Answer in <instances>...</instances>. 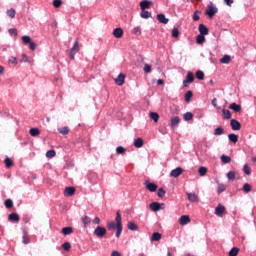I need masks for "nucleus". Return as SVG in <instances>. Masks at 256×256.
<instances>
[{
  "mask_svg": "<svg viewBox=\"0 0 256 256\" xmlns=\"http://www.w3.org/2000/svg\"><path fill=\"white\" fill-rule=\"evenodd\" d=\"M179 28H173L172 29V37L174 38V39H177V37H179Z\"/></svg>",
  "mask_w": 256,
  "mask_h": 256,
  "instance_id": "6e6d98bb",
  "label": "nucleus"
},
{
  "mask_svg": "<svg viewBox=\"0 0 256 256\" xmlns=\"http://www.w3.org/2000/svg\"><path fill=\"white\" fill-rule=\"evenodd\" d=\"M196 43H197L198 45H203V43H205V35L199 34V35L196 37Z\"/></svg>",
  "mask_w": 256,
  "mask_h": 256,
  "instance_id": "b1692460",
  "label": "nucleus"
},
{
  "mask_svg": "<svg viewBox=\"0 0 256 256\" xmlns=\"http://www.w3.org/2000/svg\"><path fill=\"white\" fill-rule=\"evenodd\" d=\"M198 173L200 175V177H205V175H207V167H200L198 169Z\"/></svg>",
  "mask_w": 256,
  "mask_h": 256,
  "instance_id": "ea45409f",
  "label": "nucleus"
},
{
  "mask_svg": "<svg viewBox=\"0 0 256 256\" xmlns=\"http://www.w3.org/2000/svg\"><path fill=\"white\" fill-rule=\"evenodd\" d=\"M165 193H166L165 189H163V188H159L157 191L158 197H161V198L165 197Z\"/></svg>",
  "mask_w": 256,
  "mask_h": 256,
  "instance_id": "e2e57ef3",
  "label": "nucleus"
},
{
  "mask_svg": "<svg viewBox=\"0 0 256 256\" xmlns=\"http://www.w3.org/2000/svg\"><path fill=\"white\" fill-rule=\"evenodd\" d=\"M22 41L25 45H28L31 42V36H27V35L22 36Z\"/></svg>",
  "mask_w": 256,
  "mask_h": 256,
  "instance_id": "5fc2aeb1",
  "label": "nucleus"
},
{
  "mask_svg": "<svg viewBox=\"0 0 256 256\" xmlns=\"http://www.w3.org/2000/svg\"><path fill=\"white\" fill-rule=\"evenodd\" d=\"M4 163H5L6 167L9 168V167H12L13 160H11L9 157H7V158H5Z\"/></svg>",
  "mask_w": 256,
  "mask_h": 256,
  "instance_id": "bf43d9fd",
  "label": "nucleus"
},
{
  "mask_svg": "<svg viewBox=\"0 0 256 256\" xmlns=\"http://www.w3.org/2000/svg\"><path fill=\"white\" fill-rule=\"evenodd\" d=\"M150 119H152L154 123H159V114L157 112H151Z\"/></svg>",
  "mask_w": 256,
  "mask_h": 256,
  "instance_id": "a878e982",
  "label": "nucleus"
},
{
  "mask_svg": "<svg viewBox=\"0 0 256 256\" xmlns=\"http://www.w3.org/2000/svg\"><path fill=\"white\" fill-rule=\"evenodd\" d=\"M223 119H231V111L227 109L222 110Z\"/></svg>",
  "mask_w": 256,
  "mask_h": 256,
  "instance_id": "4c0bfd02",
  "label": "nucleus"
},
{
  "mask_svg": "<svg viewBox=\"0 0 256 256\" xmlns=\"http://www.w3.org/2000/svg\"><path fill=\"white\" fill-rule=\"evenodd\" d=\"M243 171H244L245 175H250L251 174V167H249V164L244 165Z\"/></svg>",
  "mask_w": 256,
  "mask_h": 256,
  "instance_id": "864d4df0",
  "label": "nucleus"
},
{
  "mask_svg": "<svg viewBox=\"0 0 256 256\" xmlns=\"http://www.w3.org/2000/svg\"><path fill=\"white\" fill-rule=\"evenodd\" d=\"M144 185H145L146 189H148V191H150V193H155V191H157L158 186L155 183H151L149 181H146L144 183Z\"/></svg>",
  "mask_w": 256,
  "mask_h": 256,
  "instance_id": "423d86ee",
  "label": "nucleus"
},
{
  "mask_svg": "<svg viewBox=\"0 0 256 256\" xmlns=\"http://www.w3.org/2000/svg\"><path fill=\"white\" fill-rule=\"evenodd\" d=\"M199 13H201V11L196 10L193 14V21H199V19H201V17L199 16Z\"/></svg>",
  "mask_w": 256,
  "mask_h": 256,
  "instance_id": "680f3d73",
  "label": "nucleus"
},
{
  "mask_svg": "<svg viewBox=\"0 0 256 256\" xmlns=\"http://www.w3.org/2000/svg\"><path fill=\"white\" fill-rule=\"evenodd\" d=\"M222 163H224L225 165H227V163H231V156H227L225 154H223L221 157H220Z\"/></svg>",
  "mask_w": 256,
  "mask_h": 256,
  "instance_id": "c756f323",
  "label": "nucleus"
},
{
  "mask_svg": "<svg viewBox=\"0 0 256 256\" xmlns=\"http://www.w3.org/2000/svg\"><path fill=\"white\" fill-rule=\"evenodd\" d=\"M223 213H225V206L218 204L215 208V215H217V217H223Z\"/></svg>",
  "mask_w": 256,
  "mask_h": 256,
  "instance_id": "6e6552de",
  "label": "nucleus"
},
{
  "mask_svg": "<svg viewBox=\"0 0 256 256\" xmlns=\"http://www.w3.org/2000/svg\"><path fill=\"white\" fill-rule=\"evenodd\" d=\"M121 233H123V225H119L116 228V237H117V239H119V237H121Z\"/></svg>",
  "mask_w": 256,
  "mask_h": 256,
  "instance_id": "a18cd8bd",
  "label": "nucleus"
},
{
  "mask_svg": "<svg viewBox=\"0 0 256 256\" xmlns=\"http://www.w3.org/2000/svg\"><path fill=\"white\" fill-rule=\"evenodd\" d=\"M198 31L200 35H209V28H207V26H205L204 24H200L198 26Z\"/></svg>",
  "mask_w": 256,
  "mask_h": 256,
  "instance_id": "f8f14e48",
  "label": "nucleus"
},
{
  "mask_svg": "<svg viewBox=\"0 0 256 256\" xmlns=\"http://www.w3.org/2000/svg\"><path fill=\"white\" fill-rule=\"evenodd\" d=\"M4 205H5L6 209H11V207H13V200H11V199L5 200Z\"/></svg>",
  "mask_w": 256,
  "mask_h": 256,
  "instance_id": "8fccbe9b",
  "label": "nucleus"
},
{
  "mask_svg": "<svg viewBox=\"0 0 256 256\" xmlns=\"http://www.w3.org/2000/svg\"><path fill=\"white\" fill-rule=\"evenodd\" d=\"M230 127L232 131H239L241 130V123L238 120L232 119L230 121Z\"/></svg>",
  "mask_w": 256,
  "mask_h": 256,
  "instance_id": "39448f33",
  "label": "nucleus"
},
{
  "mask_svg": "<svg viewBox=\"0 0 256 256\" xmlns=\"http://www.w3.org/2000/svg\"><path fill=\"white\" fill-rule=\"evenodd\" d=\"M227 189V186H225V184H218L217 187V193L218 195H221V193L225 192V190Z\"/></svg>",
  "mask_w": 256,
  "mask_h": 256,
  "instance_id": "72a5a7b5",
  "label": "nucleus"
},
{
  "mask_svg": "<svg viewBox=\"0 0 256 256\" xmlns=\"http://www.w3.org/2000/svg\"><path fill=\"white\" fill-rule=\"evenodd\" d=\"M82 223H83L84 227H87V225L91 224V218H89V216H83Z\"/></svg>",
  "mask_w": 256,
  "mask_h": 256,
  "instance_id": "c9c22d12",
  "label": "nucleus"
},
{
  "mask_svg": "<svg viewBox=\"0 0 256 256\" xmlns=\"http://www.w3.org/2000/svg\"><path fill=\"white\" fill-rule=\"evenodd\" d=\"M235 171H230L227 173V178L229 179V181H235Z\"/></svg>",
  "mask_w": 256,
  "mask_h": 256,
  "instance_id": "09e8293b",
  "label": "nucleus"
},
{
  "mask_svg": "<svg viewBox=\"0 0 256 256\" xmlns=\"http://www.w3.org/2000/svg\"><path fill=\"white\" fill-rule=\"evenodd\" d=\"M143 138L138 137L134 140V147H136V149H141V147H143Z\"/></svg>",
  "mask_w": 256,
  "mask_h": 256,
  "instance_id": "6ab92c4d",
  "label": "nucleus"
},
{
  "mask_svg": "<svg viewBox=\"0 0 256 256\" xmlns=\"http://www.w3.org/2000/svg\"><path fill=\"white\" fill-rule=\"evenodd\" d=\"M132 35H141V27L137 26L132 29Z\"/></svg>",
  "mask_w": 256,
  "mask_h": 256,
  "instance_id": "de8ad7c7",
  "label": "nucleus"
},
{
  "mask_svg": "<svg viewBox=\"0 0 256 256\" xmlns=\"http://www.w3.org/2000/svg\"><path fill=\"white\" fill-rule=\"evenodd\" d=\"M161 205H165V204H163V203L161 204L159 202H152V203H150L149 207H150L151 211L157 212V211H161Z\"/></svg>",
  "mask_w": 256,
  "mask_h": 256,
  "instance_id": "1a4fd4ad",
  "label": "nucleus"
},
{
  "mask_svg": "<svg viewBox=\"0 0 256 256\" xmlns=\"http://www.w3.org/2000/svg\"><path fill=\"white\" fill-rule=\"evenodd\" d=\"M187 197L191 203H197V201H199V196H197L195 193H187Z\"/></svg>",
  "mask_w": 256,
  "mask_h": 256,
  "instance_id": "a211bd4d",
  "label": "nucleus"
},
{
  "mask_svg": "<svg viewBox=\"0 0 256 256\" xmlns=\"http://www.w3.org/2000/svg\"><path fill=\"white\" fill-rule=\"evenodd\" d=\"M8 33H9V35H10L11 37H13V35H14V37H17V35H18V33H17V28H10V29L8 30Z\"/></svg>",
  "mask_w": 256,
  "mask_h": 256,
  "instance_id": "4d7b16f0",
  "label": "nucleus"
},
{
  "mask_svg": "<svg viewBox=\"0 0 256 256\" xmlns=\"http://www.w3.org/2000/svg\"><path fill=\"white\" fill-rule=\"evenodd\" d=\"M229 109L234 111V113H240L241 112V105L234 102V103H231L229 105Z\"/></svg>",
  "mask_w": 256,
  "mask_h": 256,
  "instance_id": "2eb2a0df",
  "label": "nucleus"
},
{
  "mask_svg": "<svg viewBox=\"0 0 256 256\" xmlns=\"http://www.w3.org/2000/svg\"><path fill=\"white\" fill-rule=\"evenodd\" d=\"M218 12L219 9L217 8V6H215L213 2H210L206 10V15H208L210 19H213V17H215V15H217Z\"/></svg>",
  "mask_w": 256,
  "mask_h": 256,
  "instance_id": "f257e3e1",
  "label": "nucleus"
},
{
  "mask_svg": "<svg viewBox=\"0 0 256 256\" xmlns=\"http://www.w3.org/2000/svg\"><path fill=\"white\" fill-rule=\"evenodd\" d=\"M184 121H191L193 119V113L191 112H186L183 116Z\"/></svg>",
  "mask_w": 256,
  "mask_h": 256,
  "instance_id": "c03bdc74",
  "label": "nucleus"
},
{
  "mask_svg": "<svg viewBox=\"0 0 256 256\" xmlns=\"http://www.w3.org/2000/svg\"><path fill=\"white\" fill-rule=\"evenodd\" d=\"M180 225H187V223H191V218L187 215H183L179 219Z\"/></svg>",
  "mask_w": 256,
  "mask_h": 256,
  "instance_id": "dca6fc26",
  "label": "nucleus"
},
{
  "mask_svg": "<svg viewBox=\"0 0 256 256\" xmlns=\"http://www.w3.org/2000/svg\"><path fill=\"white\" fill-rule=\"evenodd\" d=\"M224 133V130L222 127H217L215 130H214V135L215 136H219V135H223Z\"/></svg>",
  "mask_w": 256,
  "mask_h": 256,
  "instance_id": "3c124183",
  "label": "nucleus"
},
{
  "mask_svg": "<svg viewBox=\"0 0 256 256\" xmlns=\"http://www.w3.org/2000/svg\"><path fill=\"white\" fill-rule=\"evenodd\" d=\"M191 97H193V91L189 90L184 95L186 103H189L191 101Z\"/></svg>",
  "mask_w": 256,
  "mask_h": 256,
  "instance_id": "2f4dec72",
  "label": "nucleus"
},
{
  "mask_svg": "<svg viewBox=\"0 0 256 256\" xmlns=\"http://www.w3.org/2000/svg\"><path fill=\"white\" fill-rule=\"evenodd\" d=\"M186 80L188 83H193V81H195V75L193 74V72L187 73Z\"/></svg>",
  "mask_w": 256,
  "mask_h": 256,
  "instance_id": "7c9ffc66",
  "label": "nucleus"
},
{
  "mask_svg": "<svg viewBox=\"0 0 256 256\" xmlns=\"http://www.w3.org/2000/svg\"><path fill=\"white\" fill-rule=\"evenodd\" d=\"M115 83L116 85H119V87H121V85L125 83V74L120 73L118 77L115 79Z\"/></svg>",
  "mask_w": 256,
  "mask_h": 256,
  "instance_id": "ddd939ff",
  "label": "nucleus"
},
{
  "mask_svg": "<svg viewBox=\"0 0 256 256\" xmlns=\"http://www.w3.org/2000/svg\"><path fill=\"white\" fill-rule=\"evenodd\" d=\"M144 73H151V65L145 64V66H144Z\"/></svg>",
  "mask_w": 256,
  "mask_h": 256,
  "instance_id": "338daca9",
  "label": "nucleus"
},
{
  "mask_svg": "<svg viewBox=\"0 0 256 256\" xmlns=\"http://www.w3.org/2000/svg\"><path fill=\"white\" fill-rule=\"evenodd\" d=\"M58 131L61 135H69V127L67 126L59 128Z\"/></svg>",
  "mask_w": 256,
  "mask_h": 256,
  "instance_id": "e433bc0d",
  "label": "nucleus"
},
{
  "mask_svg": "<svg viewBox=\"0 0 256 256\" xmlns=\"http://www.w3.org/2000/svg\"><path fill=\"white\" fill-rule=\"evenodd\" d=\"M252 189H253V187H252L251 184H249V183H245V184L243 185V187H242V191H243L244 193H251Z\"/></svg>",
  "mask_w": 256,
  "mask_h": 256,
  "instance_id": "4be33fe9",
  "label": "nucleus"
},
{
  "mask_svg": "<svg viewBox=\"0 0 256 256\" xmlns=\"http://www.w3.org/2000/svg\"><path fill=\"white\" fill-rule=\"evenodd\" d=\"M108 229H117V222H110L108 224Z\"/></svg>",
  "mask_w": 256,
  "mask_h": 256,
  "instance_id": "69168bd1",
  "label": "nucleus"
},
{
  "mask_svg": "<svg viewBox=\"0 0 256 256\" xmlns=\"http://www.w3.org/2000/svg\"><path fill=\"white\" fill-rule=\"evenodd\" d=\"M73 195H75V187H66L64 197H73Z\"/></svg>",
  "mask_w": 256,
  "mask_h": 256,
  "instance_id": "9d476101",
  "label": "nucleus"
},
{
  "mask_svg": "<svg viewBox=\"0 0 256 256\" xmlns=\"http://www.w3.org/2000/svg\"><path fill=\"white\" fill-rule=\"evenodd\" d=\"M22 243H24V245H29L30 240L29 237L27 236V232L24 231L23 237H22Z\"/></svg>",
  "mask_w": 256,
  "mask_h": 256,
  "instance_id": "37998d69",
  "label": "nucleus"
},
{
  "mask_svg": "<svg viewBox=\"0 0 256 256\" xmlns=\"http://www.w3.org/2000/svg\"><path fill=\"white\" fill-rule=\"evenodd\" d=\"M228 139L231 143H237V141H239V136H237V134H229Z\"/></svg>",
  "mask_w": 256,
  "mask_h": 256,
  "instance_id": "c85d7f7f",
  "label": "nucleus"
},
{
  "mask_svg": "<svg viewBox=\"0 0 256 256\" xmlns=\"http://www.w3.org/2000/svg\"><path fill=\"white\" fill-rule=\"evenodd\" d=\"M111 256H121V253L117 250H113Z\"/></svg>",
  "mask_w": 256,
  "mask_h": 256,
  "instance_id": "774afa93",
  "label": "nucleus"
},
{
  "mask_svg": "<svg viewBox=\"0 0 256 256\" xmlns=\"http://www.w3.org/2000/svg\"><path fill=\"white\" fill-rule=\"evenodd\" d=\"M7 15H8V17H10V19H15V9H13V8H11V9H9V10H7Z\"/></svg>",
  "mask_w": 256,
  "mask_h": 256,
  "instance_id": "49530a36",
  "label": "nucleus"
},
{
  "mask_svg": "<svg viewBox=\"0 0 256 256\" xmlns=\"http://www.w3.org/2000/svg\"><path fill=\"white\" fill-rule=\"evenodd\" d=\"M220 63L222 65H229V63H231V56L230 55H224L221 59H220Z\"/></svg>",
  "mask_w": 256,
  "mask_h": 256,
  "instance_id": "aec40b11",
  "label": "nucleus"
},
{
  "mask_svg": "<svg viewBox=\"0 0 256 256\" xmlns=\"http://www.w3.org/2000/svg\"><path fill=\"white\" fill-rule=\"evenodd\" d=\"M62 235H71V233H73V227L68 226V227H64L61 230Z\"/></svg>",
  "mask_w": 256,
  "mask_h": 256,
  "instance_id": "412c9836",
  "label": "nucleus"
},
{
  "mask_svg": "<svg viewBox=\"0 0 256 256\" xmlns=\"http://www.w3.org/2000/svg\"><path fill=\"white\" fill-rule=\"evenodd\" d=\"M55 155H57V152H55V150H48L46 152V157L48 159H53V157H55Z\"/></svg>",
  "mask_w": 256,
  "mask_h": 256,
  "instance_id": "79ce46f5",
  "label": "nucleus"
},
{
  "mask_svg": "<svg viewBox=\"0 0 256 256\" xmlns=\"http://www.w3.org/2000/svg\"><path fill=\"white\" fill-rule=\"evenodd\" d=\"M229 256H237L239 255V248L237 247H233L230 251H229Z\"/></svg>",
  "mask_w": 256,
  "mask_h": 256,
  "instance_id": "a19ab883",
  "label": "nucleus"
},
{
  "mask_svg": "<svg viewBox=\"0 0 256 256\" xmlns=\"http://www.w3.org/2000/svg\"><path fill=\"white\" fill-rule=\"evenodd\" d=\"M62 248L64 249V251H71V243L69 242L63 243Z\"/></svg>",
  "mask_w": 256,
  "mask_h": 256,
  "instance_id": "13d9d810",
  "label": "nucleus"
},
{
  "mask_svg": "<svg viewBox=\"0 0 256 256\" xmlns=\"http://www.w3.org/2000/svg\"><path fill=\"white\" fill-rule=\"evenodd\" d=\"M196 79H198L199 81H203L205 79V73H203V71L198 70L196 72Z\"/></svg>",
  "mask_w": 256,
  "mask_h": 256,
  "instance_id": "f704fd0d",
  "label": "nucleus"
},
{
  "mask_svg": "<svg viewBox=\"0 0 256 256\" xmlns=\"http://www.w3.org/2000/svg\"><path fill=\"white\" fill-rule=\"evenodd\" d=\"M87 179H88L89 183H91V185H96L99 177L97 176V173L89 172V174L87 175Z\"/></svg>",
  "mask_w": 256,
  "mask_h": 256,
  "instance_id": "20e7f679",
  "label": "nucleus"
},
{
  "mask_svg": "<svg viewBox=\"0 0 256 256\" xmlns=\"http://www.w3.org/2000/svg\"><path fill=\"white\" fill-rule=\"evenodd\" d=\"M180 121L181 120L177 116L172 118L171 119V127H177V125H179Z\"/></svg>",
  "mask_w": 256,
  "mask_h": 256,
  "instance_id": "58836bf2",
  "label": "nucleus"
},
{
  "mask_svg": "<svg viewBox=\"0 0 256 256\" xmlns=\"http://www.w3.org/2000/svg\"><path fill=\"white\" fill-rule=\"evenodd\" d=\"M62 5H63V1L53 0V7H55L56 9H59V7H61Z\"/></svg>",
  "mask_w": 256,
  "mask_h": 256,
  "instance_id": "603ef678",
  "label": "nucleus"
},
{
  "mask_svg": "<svg viewBox=\"0 0 256 256\" xmlns=\"http://www.w3.org/2000/svg\"><path fill=\"white\" fill-rule=\"evenodd\" d=\"M79 53V38H76L73 47L70 50V59H75V55Z\"/></svg>",
  "mask_w": 256,
  "mask_h": 256,
  "instance_id": "7ed1b4c3",
  "label": "nucleus"
},
{
  "mask_svg": "<svg viewBox=\"0 0 256 256\" xmlns=\"http://www.w3.org/2000/svg\"><path fill=\"white\" fill-rule=\"evenodd\" d=\"M116 223H117V226L123 225L121 223V213H119V212L116 213Z\"/></svg>",
  "mask_w": 256,
  "mask_h": 256,
  "instance_id": "0e129e2a",
  "label": "nucleus"
},
{
  "mask_svg": "<svg viewBox=\"0 0 256 256\" xmlns=\"http://www.w3.org/2000/svg\"><path fill=\"white\" fill-rule=\"evenodd\" d=\"M181 173H183V168L177 167L170 172V177L177 178L179 175H181Z\"/></svg>",
  "mask_w": 256,
  "mask_h": 256,
  "instance_id": "9b49d317",
  "label": "nucleus"
},
{
  "mask_svg": "<svg viewBox=\"0 0 256 256\" xmlns=\"http://www.w3.org/2000/svg\"><path fill=\"white\" fill-rule=\"evenodd\" d=\"M157 21H159V23H162L163 25H167V23H169V19L165 17V14H158Z\"/></svg>",
  "mask_w": 256,
  "mask_h": 256,
  "instance_id": "4468645a",
  "label": "nucleus"
},
{
  "mask_svg": "<svg viewBox=\"0 0 256 256\" xmlns=\"http://www.w3.org/2000/svg\"><path fill=\"white\" fill-rule=\"evenodd\" d=\"M8 219L10 220V221H16L17 223H18V221H19V214H17V213H11V214H9V216H8Z\"/></svg>",
  "mask_w": 256,
  "mask_h": 256,
  "instance_id": "bb28decb",
  "label": "nucleus"
},
{
  "mask_svg": "<svg viewBox=\"0 0 256 256\" xmlns=\"http://www.w3.org/2000/svg\"><path fill=\"white\" fill-rule=\"evenodd\" d=\"M113 35L116 39H121L123 37V28H116L113 30Z\"/></svg>",
  "mask_w": 256,
  "mask_h": 256,
  "instance_id": "f3484780",
  "label": "nucleus"
},
{
  "mask_svg": "<svg viewBox=\"0 0 256 256\" xmlns=\"http://www.w3.org/2000/svg\"><path fill=\"white\" fill-rule=\"evenodd\" d=\"M116 153L117 155H123V153H125V148L123 146H118L116 148Z\"/></svg>",
  "mask_w": 256,
  "mask_h": 256,
  "instance_id": "052dcab7",
  "label": "nucleus"
},
{
  "mask_svg": "<svg viewBox=\"0 0 256 256\" xmlns=\"http://www.w3.org/2000/svg\"><path fill=\"white\" fill-rule=\"evenodd\" d=\"M140 17L142 19H149V17H151V12L147 10H141Z\"/></svg>",
  "mask_w": 256,
  "mask_h": 256,
  "instance_id": "393cba45",
  "label": "nucleus"
},
{
  "mask_svg": "<svg viewBox=\"0 0 256 256\" xmlns=\"http://www.w3.org/2000/svg\"><path fill=\"white\" fill-rule=\"evenodd\" d=\"M94 235H96V237H98L99 239H103V237L107 235V229H105V227L103 226H98L94 230Z\"/></svg>",
  "mask_w": 256,
  "mask_h": 256,
  "instance_id": "f03ea898",
  "label": "nucleus"
},
{
  "mask_svg": "<svg viewBox=\"0 0 256 256\" xmlns=\"http://www.w3.org/2000/svg\"><path fill=\"white\" fill-rule=\"evenodd\" d=\"M151 241H161V233L154 232L151 236Z\"/></svg>",
  "mask_w": 256,
  "mask_h": 256,
  "instance_id": "473e14b6",
  "label": "nucleus"
},
{
  "mask_svg": "<svg viewBox=\"0 0 256 256\" xmlns=\"http://www.w3.org/2000/svg\"><path fill=\"white\" fill-rule=\"evenodd\" d=\"M29 133L31 137H37V135H40L41 131L39 130V128H31L29 130Z\"/></svg>",
  "mask_w": 256,
  "mask_h": 256,
  "instance_id": "5701e85b",
  "label": "nucleus"
},
{
  "mask_svg": "<svg viewBox=\"0 0 256 256\" xmlns=\"http://www.w3.org/2000/svg\"><path fill=\"white\" fill-rule=\"evenodd\" d=\"M151 5L153 2L151 0H144L140 2L141 11H145V9H151Z\"/></svg>",
  "mask_w": 256,
  "mask_h": 256,
  "instance_id": "0eeeda50",
  "label": "nucleus"
},
{
  "mask_svg": "<svg viewBox=\"0 0 256 256\" xmlns=\"http://www.w3.org/2000/svg\"><path fill=\"white\" fill-rule=\"evenodd\" d=\"M129 231H137V229H139V226H137V224H135V222H129L127 225Z\"/></svg>",
  "mask_w": 256,
  "mask_h": 256,
  "instance_id": "cd10ccee",
  "label": "nucleus"
}]
</instances>
